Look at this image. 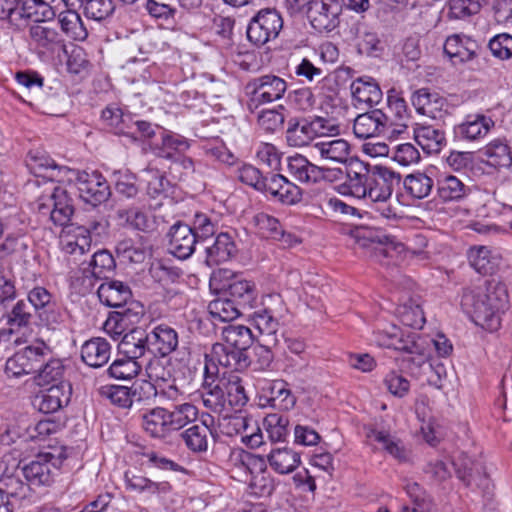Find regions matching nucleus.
<instances>
[{"label": "nucleus", "instance_id": "9", "mask_svg": "<svg viewBox=\"0 0 512 512\" xmlns=\"http://www.w3.org/2000/svg\"><path fill=\"white\" fill-rule=\"evenodd\" d=\"M287 90L286 81L274 74H266L251 79L245 86L249 109L281 99Z\"/></svg>", "mask_w": 512, "mask_h": 512}, {"label": "nucleus", "instance_id": "26", "mask_svg": "<svg viewBox=\"0 0 512 512\" xmlns=\"http://www.w3.org/2000/svg\"><path fill=\"white\" fill-rule=\"evenodd\" d=\"M112 347L110 342L102 337H93L81 346L82 361L92 368H100L108 363Z\"/></svg>", "mask_w": 512, "mask_h": 512}, {"label": "nucleus", "instance_id": "7", "mask_svg": "<svg viewBox=\"0 0 512 512\" xmlns=\"http://www.w3.org/2000/svg\"><path fill=\"white\" fill-rule=\"evenodd\" d=\"M67 458L66 449L62 448L58 455L41 453L34 460L22 467V475L32 489L48 487L55 479L63 460Z\"/></svg>", "mask_w": 512, "mask_h": 512}, {"label": "nucleus", "instance_id": "2", "mask_svg": "<svg viewBox=\"0 0 512 512\" xmlns=\"http://www.w3.org/2000/svg\"><path fill=\"white\" fill-rule=\"evenodd\" d=\"M27 302L33 309L38 324L48 330H61L68 322L69 312L67 309L43 286L29 289Z\"/></svg>", "mask_w": 512, "mask_h": 512}, {"label": "nucleus", "instance_id": "51", "mask_svg": "<svg viewBox=\"0 0 512 512\" xmlns=\"http://www.w3.org/2000/svg\"><path fill=\"white\" fill-rule=\"evenodd\" d=\"M208 311L214 320L223 322L232 321L245 312L226 295L212 300L208 305Z\"/></svg>", "mask_w": 512, "mask_h": 512}, {"label": "nucleus", "instance_id": "53", "mask_svg": "<svg viewBox=\"0 0 512 512\" xmlns=\"http://www.w3.org/2000/svg\"><path fill=\"white\" fill-rule=\"evenodd\" d=\"M161 146L158 147V155L166 159H173L174 155L171 151L183 153L190 148V142L184 136L162 129Z\"/></svg>", "mask_w": 512, "mask_h": 512}, {"label": "nucleus", "instance_id": "56", "mask_svg": "<svg viewBox=\"0 0 512 512\" xmlns=\"http://www.w3.org/2000/svg\"><path fill=\"white\" fill-rule=\"evenodd\" d=\"M130 129L126 131V136L139 141H148L152 143L153 139L159 133L161 135L162 127L149 121L141 120L133 115Z\"/></svg>", "mask_w": 512, "mask_h": 512}, {"label": "nucleus", "instance_id": "58", "mask_svg": "<svg viewBox=\"0 0 512 512\" xmlns=\"http://www.w3.org/2000/svg\"><path fill=\"white\" fill-rule=\"evenodd\" d=\"M115 0H82L84 15L88 19L103 21L115 11Z\"/></svg>", "mask_w": 512, "mask_h": 512}, {"label": "nucleus", "instance_id": "45", "mask_svg": "<svg viewBox=\"0 0 512 512\" xmlns=\"http://www.w3.org/2000/svg\"><path fill=\"white\" fill-rule=\"evenodd\" d=\"M315 148L322 159L335 163H346L351 152L350 144L340 138L317 142Z\"/></svg>", "mask_w": 512, "mask_h": 512}, {"label": "nucleus", "instance_id": "13", "mask_svg": "<svg viewBox=\"0 0 512 512\" xmlns=\"http://www.w3.org/2000/svg\"><path fill=\"white\" fill-rule=\"evenodd\" d=\"M374 175V165L363 161H351L346 168V181L340 186L343 194L351 195L358 199H366Z\"/></svg>", "mask_w": 512, "mask_h": 512}, {"label": "nucleus", "instance_id": "15", "mask_svg": "<svg viewBox=\"0 0 512 512\" xmlns=\"http://www.w3.org/2000/svg\"><path fill=\"white\" fill-rule=\"evenodd\" d=\"M167 237L169 252L181 260L191 257L195 251L196 244L201 243L196 238L191 226L180 221L170 227Z\"/></svg>", "mask_w": 512, "mask_h": 512}, {"label": "nucleus", "instance_id": "40", "mask_svg": "<svg viewBox=\"0 0 512 512\" xmlns=\"http://www.w3.org/2000/svg\"><path fill=\"white\" fill-rule=\"evenodd\" d=\"M210 428L206 421L194 424L180 433L181 440L193 453H204L208 450Z\"/></svg>", "mask_w": 512, "mask_h": 512}, {"label": "nucleus", "instance_id": "33", "mask_svg": "<svg viewBox=\"0 0 512 512\" xmlns=\"http://www.w3.org/2000/svg\"><path fill=\"white\" fill-rule=\"evenodd\" d=\"M29 35L35 45L46 52L56 53L65 49V41L55 28L35 24L30 27Z\"/></svg>", "mask_w": 512, "mask_h": 512}, {"label": "nucleus", "instance_id": "41", "mask_svg": "<svg viewBox=\"0 0 512 512\" xmlns=\"http://www.w3.org/2000/svg\"><path fill=\"white\" fill-rule=\"evenodd\" d=\"M142 427L151 437L165 438L171 432L167 409L156 407L142 415Z\"/></svg>", "mask_w": 512, "mask_h": 512}, {"label": "nucleus", "instance_id": "31", "mask_svg": "<svg viewBox=\"0 0 512 512\" xmlns=\"http://www.w3.org/2000/svg\"><path fill=\"white\" fill-rule=\"evenodd\" d=\"M470 265L480 274H494L502 263L501 255L486 247H472L468 254Z\"/></svg>", "mask_w": 512, "mask_h": 512}, {"label": "nucleus", "instance_id": "39", "mask_svg": "<svg viewBox=\"0 0 512 512\" xmlns=\"http://www.w3.org/2000/svg\"><path fill=\"white\" fill-rule=\"evenodd\" d=\"M267 461L275 472L285 475L292 473L301 464V456L288 447L276 448L267 455Z\"/></svg>", "mask_w": 512, "mask_h": 512}, {"label": "nucleus", "instance_id": "4", "mask_svg": "<svg viewBox=\"0 0 512 512\" xmlns=\"http://www.w3.org/2000/svg\"><path fill=\"white\" fill-rule=\"evenodd\" d=\"M338 133V126L320 116L293 117L288 120L286 141L291 147H304L318 136Z\"/></svg>", "mask_w": 512, "mask_h": 512}, {"label": "nucleus", "instance_id": "22", "mask_svg": "<svg viewBox=\"0 0 512 512\" xmlns=\"http://www.w3.org/2000/svg\"><path fill=\"white\" fill-rule=\"evenodd\" d=\"M118 349L123 356L138 361L147 353H151L148 331L140 327L133 328L124 334L118 344Z\"/></svg>", "mask_w": 512, "mask_h": 512}, {"label": "nucleus", "instance_id": "27", "mask_svg": "<svg viewBox=\"0 0 512 512\" xmlns=\"http://www.w3.org/2000/svg\"><path fill=\"white\" fill-rule=\"evenodd\" d=\"M350 89L353 100L367 107H373L379 104L383 98L379 84L370 76H362L355 79Z\"/></svg>", "mask_w": 512, "mask_h": 512}, {"label": "nucleus", "instance_id": "21", "mask_svg": "<svg viewBox=\"0 0 512 512\" xmlns=\"http://www.w3.org/2000/svg\"><path fill=\"white\" fill-rule=\"evenodd\" d=\"M288 172L301 183H318L327 178L329 169L311 163L305 156L295 154L287 158Z\"/></svg>", "mask_w": 512, "mask_h": 512}, {"label": "nucleus", "instance_id": "3", "mask_svg": "<svg viewBox=\"0 0 512 512\" xmlns=\"http://www.w3.org/2000/svg\"><path fill=\"white\" fill-rule=\"evenodd\" d=\"M443 52L455 66L475 63L476 70H483L489 62L486 49L463 33L448 36L444 42Z\"/></svg>", "mask_w": 512, "mask_h": 512}, {"label": "nucleus", "instance_id": "28", "mask_svg": "<svg viewBox=\"0 0 512 512\" xmlns=\"http://www.w3.org/2000/svg\"><path fill=\"white\" fill-rule=\"evenodd\" d=\"M212 359L217 360L220 366L234 371H244L251 364L247 352L222 343L212 346Z\"/></svg>", "mask_w": 512, "mask_h": 512}, {"label": "nucleus", "instance_id": "10", "mask_svg": "<svg viewBox=\"0 0 512 512\" xmlns=\"http://www.w3.org/2000/svg\"><path fill=\"white\" fill-rule=\"evenodd\" d=\"M283 28V19L274 9L260 10L249 22L247 38L255 46H262L278 37Z\"/></svg>", "mask_w": 512, "mask_h": 512}, {"label": "nucleus", "instance_id": "50", "mask_svg": "<svg viewBox=\"0 0 512 512\" xmlns=\"http://www.w3.org/2000/svg\"><path fill=\"white\" fill-rule=\"evenodd\" d=\"M250 317L259 332L267 336L268 343L277 344L276 333L279 330V321L274 317L271 310L262 308L254 311Z\"/></svg>", "mask_w": 512, "mask_h": 512}, {"label": "nucleus", "instance_id": "63", "mask_svg": "<svg viewBox=\"0 0 512 512\" xmlns=\"http://www.w3.org/2000/svg\"><path fill=\"white\" fill-rule=\"evenodd\" d=\"M4 489L2 491L8 500L14 498L16 500H26L32 495V487L26 481L23 482L18 476H10L4 480Z\"/></svg>", "mask_w": 512, "mask_h": 512}, {"label": "nucleus", "instance_id": "43", "mask_svg": "<svg viewBox=\"0 0 512 512\" xmlns=\"http://www.w3.org/2000/svg\"><path fill=\"white\" fill-rule=\"evenodd\" d=\"M225 381L202 383L201 398L203 405L215 413H221L226 407Z\"/></svg>", "mask_w": 512, "mask_h": 512}, {"label": "nucleus", "instance_id": "23", "mask_svg": "<svg viewBox=\"0 0 512 512\" xmlns=\"http://www.w3.org/2000/svg\"><path fill=\"white\" fill-rule=\"evenodd\" d=\"M97 295L101 303L108 307H122L132 299V292L128 284L118 281L104 279V282L97 289Z\"/></svg>", "mask_w": 512, "mask_h": 512}, {"label": "nucleus", "instance_id": "52", "mask_svg": "<svg viewBox=\"0 0 512 512\" xmlns=\"http://www.w3.org/2000/svg\"><path fill=\"white\" fill-rule=\"evenodd\" d=\"M116 267L115 260L108 250L96 251L88 267L84 269L85 273H90L96 279H107L108 274L112 273Z\"/></svg>", "mask_w": 512, "mask_h": 512}, {"label": "nucleus", "instance_id": "19", "mask_svg": "<svg viewBox=\"0 0 512 512\" xmlns=\"http://www.w3.org/2000/svg\"><path fill=\"white\" fill-rule=\"evenodd\" d=\"M151 353L161 358L167 357L176 351L179 345V335L175 328L166 324L159 323L151 327L148 331Z\"/></svg>", "mask_w": 512, "mask_h": 512}, {"label": "nucleus", "instance_id": "25", "mask_svg": "<svg viewBox=\"0 0 512 512\" xmlns=\"http://www.w3.org/2000/svg\"><path fill=\"white\" fill-rule=\"evenodd\" d=\"M438 198L443 203L461 202L472 192L465 181L454 175H443L437 180Z\"/></svg>", "mask_w": 512, "mask_h": 512}, {"label": "nucleus", "instance_id": "12", "mask_svg": "<svg viewBox=\"0 0 512 512\" xmlns=\"http://www.w3.org/2000/svg\"><path fill=\"white\" fill-rule=\"evenodd\" d=\"M75 186L79 197L93 207L105 203L112 194L107 179L99 171H83Z\"/></svg>", "mask_w": 512, "mask_h": 512}, {"label": "nucleus", "instance_id": "61", "mask_svg": "<svg viewBox=\"0 0 512 512\" xmlns=\"http://www.w3.org/2000/svg\"><path fill=\"white\" fill-rule=\"evenodd\" d=\"M447 7L450 19L462 20L479 13L481 3L479 0H449Z\"/></svg>", "mask_w": 512, "mask_h": 512}, {"label": "nucleus", "instance_id": "20", "mask_svg": "<svg viewBox=\"0 0 512 512\" xmlns=\"http://www.w3.org/2000/svg\"><path fill=\"white\" fill-rule=\"evenodd\" d=\"M494 127L491 117L484 114H470L454 126L455 138L464 141H477L485 137Z\"/></svg>", "mask_w": 512, "mask_h": 512}, {"label": "nucleus", "instance_id": "57", "mask_svg": "<svg viewBox=\"0 0 512 512\" xmlns=\"http://www.w3.org/2000/svg\"><path fill=\"white\" fill-rule=\"evenodd\" d=\"M396 314L401 324L413 329H422L426 321L420 305L412 301L400 305Z\"/></svg>", "mask_w": 512, "mask_h": 512}, {"label": "nucleus", "instance_id": "5", "mask_svg": "<svg viewBox=\"0 0 512 512\" xmlns=\"http://www.w3.org/2000/svg\"><path fill=\"white\" fill-rule=\"evenodd\" d=\"M452 463L456 477L467 489L479 493L484 498H490L494 486L482 461L461 452Z\"/></svg>", "mask_w": 512, "mask_h": 512}, {"label": "nucleus", "instance_id": "14", "mask_svg": "<svg viewBox=\"0 0 512 512\" xmlns=\"http://www.w3.org/2000/svg\"><path fill=\"white\" fill-rule=\"evenodd\" d=\"M353 133L359 139L390 136L389 118L381 109L359 114L353 123Z\"/></svg>", "mask_w": 512, "mask_h": 512}, {"label": "nucleus", "instance_id": "30", "mask_svg": "<svg viewBox=\"0 0 512 512\" xmlns=\"http://www.w3.org/2000/svg\"><path fill=\"white\" fill-rule=\"evenodd\" d=\"M205 252V262L212 267L230 260L236 254L237 247L232 236L222 232L216 236L212 245L205 247Z\"/></svg>", "mask_w": 512, "mask_h": 512}, {"label": "nucleus", "instance_id": "64", "mask_svg": "<svg viewBox=\"0 0 512 512\" xmlns=\"http://www.w3.org/2000/svg\"><path fill=\"white\" fill-rule=\"evenodd\" d=\"M100 393L121 408H128L132 405L131 391L126 386L104 385L100 388Z\"/></svg>", "mask_w": 512, "mask_h": 512}, {"label": "nucleus", "instance_id": "55", "mask_svg": "<svg viewBox=\"0 0 512 512\" xmlns=\"http://www.w3.org/2000/svg\"><path fill=\"white\" fill-rule=\"evenodd\" d=\"M142 370V365L129 357L124 356L112 362L106 370L110 378L116 380H131L135 378Z\"/></svg>", "mask_w": 512, "mask_h": 512}, {"label": "nucleus", "instance_id": "44", "mask_svg": "<svg viewBox=\"0 0 512 512\" xmlns=\"http://www.w3.org/2000/svg\"><path fill=\"white\" fill-rule=\"evenodd\" d=\"M225 345L238 348L245 352L252 346L254 337L249 327L241 324H229L222 330Z\"/></svg>", "mask_w": 512, "mask_h": 512}, {"label": "nucleus", "instance_id": "29", "mask_svg": "<svg viewBox=\"0 0 512 512\" xmlns=\"http://www.w3.org/2000/svg\"><path fill=\"white\" fill-rule=\"evenodd\" d=\"M121 310L110 315L104 324V329L109 334L121 335L125 326L138 322L143 315V306L138 302L129 301L127 305L119 307Z\"/></svg>", "mask_w": 512, "mask_h": 512}, {"label": "nucleus", "instance_id": "62", "mask_svg": "<svg viewBox=\"0 0 512 512\" xmlns=\"http://www.w3.org/2000/svg\"><path fill=\"white\" fill-rule=\"evenodd\" d=\"M253 223L263 238L273 240L280 235L279 231L282 225L277 218L271 215L258 213L253 217Z\"/></svg>", "mask_w": 512, "mask_h": 512}, {"label": "nucleus", "instance_id": "18", "mask_svg": "<svg viewBox=\"0 0 512 512\" xmlns=\"http://www.w3.org/2000/svg\"><path fill=\"white\" fill-rule=\"evenodd\" d=\"M71 393L72 389L69 382L53 384L48 389L36 395L34 405L42 413H54L69 403Z\"/></svg>", "mask_w": 512, "mask_h": 512}, {"label": "nucleus", "instance_id": "59", "mask_svg": "<svg viewBox=\"0 0 512 512\" xmlns=\"http://www.w3.org/2000/svg\"><path fill=\"white\" fill-rule=\"evenodd\" d=\"M117 216L120 220L124 221L128 227L135 230L146 232L152 226L148 215L138 207L119 209Z\"/></svg>", "mask_w": 512, "mask_h": 512}, {"label": "nucleus", "instance_id": "34", "mask_svg": "<svg viewBox=\"0 0 512 512\" xmlns=\"http://www.w3.org/2000/svg\"><path fill=\"white\" fill-rule=\"evenodd\" d=\"M366 436L368 439L374 440L381 444L382 449L399 462H406L409 459L410 452L404 445L403 441L389 432L369 428Z\"/></svg>", "mask_w": 512, "mask_h": 512}, {"label": "nucleus", "instance_id": "54", "mask_svg": "<svg viewBox=\"0 0 512 512\" xmlns=\"http://www.w3.org/2000/svg\"><path fill=\"white\" fill-rule=\"evenodd\" d=\"M198 416V409L191 403L175 405L173 410L167 409V418L171 432L185 427L195 421Z\"/></svg>", "mask_w": 512, "mask_h": 512}, {"label": "nucleus", "instance_id": "36", "mask_svg": "<svg viewBox=\"0 0 512 512\" xmlns=\"http://www.w3.org/2000/svg\"><path fill=\"white\" fill-rule=\"evenodd\" d=\"M224 295L228 296L244 311L252 309L257 299L256 286L248 280H235L231 282Z\"/></svg>", "mask_w": 512, "mask_h": 512}, {"label": "nucleus", "instance_id": "42", "mask_svg": "<svg viewBox=\"0 0 512 512\" xmlns=\"http://www.w3.org/2000/svg\"><path fill=\"white\" fill-rule=\"evenodd\" d=\"M132 118L133 114L124 112L117 104H109L101 112L104 125L118 135L126 136Z\"/></svg>", "mask_w": 512, "mask_h": 512}, {"label": "nucleus", "instance_id": "1", "mask_svg": "<svg viewBox=\"0 0 512 512\" xmlns=\"http://www.w3.org/2000/svg\"><path fill=\"white\" fill-rule=\"evenodd\" d=\"M508 306L506 285L495 279L483 284L465 288L461 298V307L472 321L487 330H496L500 326V313Z\"/></svg>", "mask_w": 512, "mask_h": 512}, {"label": "nucleus", "instance_id": "11", "mask_svg": "<svg viewBox=\"0 0 512 512\" xmlns=\"http://www.w3.org/2000/svg\"><path fill=\"white\" fill-rule=\"evenodd\" d=\"M341 12L339 0H312L308 3L307 17L319 33L331 32L339 25Z\"/></svg>", "mask_w": 512, "mask_h": 512}, {"label": "nucleus", "instance_id": "6", "mask_svg": "<svg viewBox=\"0 0 512 512\" xmlns=\"http://www.w3.org/2000/svg\"><path fill=\"white\" fill-rule=\"evenodd\" d=\"M416 337L415 333L405 335L396 325H390L374 332V341L380 347L405 352L411 355L407 358L408 361L421 366L425 362L426 356L423 347L416 341Z\"/></svg>", "mask_w": 512, "mask_h": 512}, {"label": "nucleus", "instance_id": "49", "mask_svg": "<svg viewBox=\"0 0 512 512\" xmlns=\"http://www.w3.org/2000/svg\"><path fill=\"white\" fill-rule=\"evenodd\" d=\"M55 17L53 8L44 0H25L19 10L18 19L27 18L41 24Z\"/></svg>", "mask_w": 512, "mask_h": 512}, {"label": "nucleus", "instance_id": "17", "mask_svg": "<svg viewBox=\"0 0 512 512\" xmlns=\"http://www.w3.org/2000/svg\"><path fill=\"white\" fill-rule=\"evenodd\" d=\"M400 174L391 169L374 165V175L367 192V198L370 202L390 200L394 186L400 182Z\"/></svg>", "mask_w": 512, "mask_h": 512}, {"label": "nucleus", "instance_id": "60", "mask_svg": "<svg viewBox=\"0 0 512 512\" xmlns=\"http://www.w3.org/2000/svg\"><path fill=\"white\" fill-rule=\"evenodd\" d=\"M226 403L231 408L240 409L248 402L245 388L238 376H233L225 380Z\"/></svg>", "mask_w": 512, "mask_h": 512}, {"label": "nucleus", "instance_id": "37", "mask_svg": "<svg viewBox=\"0 0 512 512\" xmlns=\"http://www.w3.org/2000/svg\"><path fill=\"white\" fill-rule=\"evenodd\" d=\"M110 179L119 199L133 200L140 194L138 177L130 170H114L110 175Z\"/></svg>", "mask_w": 512, "mask_h": 512}, {"label": "nucleus", "instance_id": "32", "mask_svg": "<svg viewBox=\"0 0 512 512\" xmlns=\"http://www.w3.org/2000/svg\"><path fill=\"white\" fill-rule=\"evenodd\" d=\"M2 317L8 325L4 330H12L13 338L17 332L22 329H28L32 325L35 314L32 312L29 303L24 299H20L10 309H7Z\"/></svg>", "mask_w": 512, "mask_h": 512}, {"label": "nucleus", "instance_id": "48", "mask_svg": "<svg viewBox=\"0 0 512 512\" xmlns=\"http://www.w3.org/2000/svg\"><path fill=\"white\" fill-rule=\"evenodd\" d=\"M487 163L495 168H509L512 166V152L506 142L501 139L491 141L483 150Z\"/></svg>", "mask_w": 512, "mask_h": 512}, {"label": "nucleus", "instance_id": "47", "mask_svg": "<svg viewBox=\"0 0 512 512\" xmlns=\"http://www.w3.org/2000/svg\"><path fill=\"white\" fill-rule=\"evenodd\" d=\"M403 185L407 194L415 199H424L430 195L435 184L426 172H415L404 178Z\"/></svg>", "mask_w": 512, "mask_h": 512}, {"label": "nucleus", "instance_id": "35", "mask_svg": "<svg viewBox=\"0 0 512 512\" xmlns=\"http://www.w3.org/2000/svg\"><path fill=\"white\" fill-rule=\"evenodd\" d=\"M414 139L426 154H438L446 145L444 131L430 125L416 127Z\"/></svg>", "mask_w": 512, "mask_h": 512}, {"label": "nucleus", "instance_id": "16", "mask_svg": "<svg viewBox=\"0 0 512 512\" xmlns=\"http://www.w3.org/2000/svg\"><path fill=\"white\" fill-rule=\"evenodd\" d=\"M260 396V405L262 407L271 406L280 411H288L296 404V398L288 388V383L277 379L269 381L262 388Z\"/></svg>", "mask_w": 512, "mask_h": 512}, {"label": "nucleus", "instance_id": "46", "mask_svg": "<svg viewBox=\"0 0 512 512\" xmlns=\"http://www.w3.org/2000/svg\"><path fill=\"white\" fill-rule=\"evenodd\" d=\"M58 23L63 33L75 41H84L88 37V29L81 16L75 10L62 11L58 15Z\"/></svg>", "mask_w": 512, "mask_h": 512}, {"label": "nucleus", "instance_id": "8", "mask_svg": "<svg viewBox=\"0 0 512 512\" xmlns=\"http://www.w3.org/2000/svg\"><path fill=\"white\" fill-rule=\"evenodd\" d=\"M49 354H52L51 348L44 341H36L7 359L5 373L8 377L15 378L28 374L35 375Z\"/></svg>", "mask_w": 512, "mask_h": 512}, {"label": "nucleus", "instance_id": "38", "mask_svg": "<svg viewBox=\"0 0 512 512\" xmlns=\"http://www.w3.org/2000/svg\"><path fill=\"white\" fill-rule=\"evenodd\" d=\"M37 373L34 375V380L39 386L59 384L66 382L64 380L65 365L59 358H54L52 354L46 356L45 360L41 363Z\"/></svg>", "mask_w": 512, "mask_h": 512}, {"label": "nucleus", "instance_id": "24", "mask_svg": "<svg viewBox=\"0 0 512 512\" xmlns=\"http://www.w3.org/2000/svg\"><path fill=\"white\" fill-rule=\"evenodd\" d=\"M411 102L419 114L432 119L440 118L447 104L444 97L436 92H431L428 88L416 90L411 96Z\"/></svg>", "mask_w": 512, "mask_h": 512}]
</instances>
